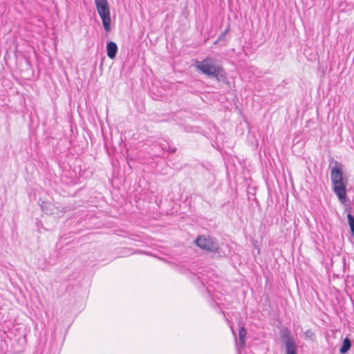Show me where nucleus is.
<instances>
[{"instance_id":"12","label":"nucleus","mask_w":354,"mask_h":354,"mask_svg":"<svg viewBox=\"0 0 354 354\" xmlns=\"http://www.w3.org/2000/svg\"><path fill=\"white\" fill-rule=\"evenodd\" d=\"M348 223L350 227L351 233L354 237V216L351 213L347 214Z\"/></svg>"},{"instance_id":"2","label":"nucleus","mask_w":354,"mask_h":354,"mask_svg":"<svg viewBox=\"0 0 354 354\" xmlns=\"http://www.w3.org/2000/svg\"><path fill=\"white\" fill-rule=\"evenodd\" d=\"M333 165L330 167V180L333 192L342 204L348 201L346 195L348 178L344 174V166L337 160H333Z\"/></svg>"},{"instance_id":"6","label":"nucleus","mask_w":354,"mask_h":354,"mask_svg":"<svg viewBox=\"0 0 354 354\" xmlns=\"http://www.w3.org/2000/svg\"><path fill=\"white\" fill-rule=\"evenodd\" d=\"M281 338L284 345L287 344L288 342L292 343L295 342V339L292 337L290 330L288 328H284L281 332Z\"/></svg>"},{"instance_id":"3","label":"nucleus","mask_w":354,"mask_h":354,"mask_svg":"<svg viewBox=\"0 0 354 354\" xmlns=\"http://www.w3.org/2000/svg\"><path fill=\"white\" fill-rule=\"evenodd\" d=\"M194 242L198 247L203 250L216 254L218 257L225 256L224 252L220 248L218 240L215 237L201 235L198 236Z\"/></svg>"},{"instance_id":"10","label":"nucleus","mask_w":354,"mask_h":354,"mask_svg":"<svg viewBox=\"0 0 354 354\" xmlns=\"http://www.w3.org/2000/svg\"><path fill=\"white\" fill-rule=\"evenodd\" d=\"M51 206L52 205L50 203L46 202H42L40 205L42 212L46 214H52L53 213Z\"/></svg>"},{"instance_id":"11","label":"nucleus","mask_w":354,"mask_h":354,"mask_svg":"<svg viewBox=\"0 0 354 354\" xmlns=\"http://www.w3.org/2000/svg\"><path fill=\"white\" fill-rule=\"evenodd\" d=\"M303 337L305 339H310L312 342H315L316 340V336L315 333H313L310 329L306 330L304 334Z\"/></svg>"},{"instance_id":"7","label":"nucleus","mask_w":354,"mask_h":354,"mask_svg":"<svg viewBox=\"0 0 354 354\" xmlns=\"http://www.w3.org/2000/svg\"><path fill=\"white\" fill-rule=\"evenodd\" d=\"M247 335V329L244 326H239V338L240 346L241 348H244L246 346L245 338Z\"/></svg>"},{"instance_id":"15","label":"nucleus","mask_w":354,"mask_h":354,"mask_svg":"<svg viewBox=\"0 0 354 354\" xmlns=\"http://www.w3.org/2000/svg\"><path fill=\"white\" fill-rule=\"evenodd\" d=\"M176 151V149L175 147H169V152L170 153H174Z\"/></svg>"},{"instance_id":"14","label":"nucleus","mask_w":354,"mask_h":354,"mask_svg":"<svg viewBox=\"0 0 354 354\" xmlns=\"http://www.w3.org/2000/svg\"><path fill=\"white\" fill-rule=\"evenodd\" d=\"M231 330H232V333L233 336H234V339H235V343L237 345V336H236V332L234 331V330L233 329V328L232 326H231Z\"/></svg>"},{"instance_id":"5","label":"nucleus","mask_w":354,"mask_h":354,"mask_svg":"<svg viewBox=\"0 0 354 354\" xmlns=\"http://www.w3.org/2000/svg\"><path fill=\"white\" fill-rule=\"evenodd\" d=\"M118 50V46L114 41H109L106 43V53L110 59H113L115 58Z\"/></svg>"},{"instance_id":"9","label":"nucleus","mask_w":354,"mask_h":354,"mask_svg":"<svg viewBox=\"0 0 354 354\" xmlns=\"http://www.w3.org/2000/svg\"><path fill=\"white\" fill-rule=\"evenodd\" d=\"M286 348V354H297L298 345L296 342H290V341L287 342V344L285 345Z\"/></svg>"},{"instance_id":"4","label":"nucleus","mask_w":354,"mask_h":354,"mask_svg":"<svg viewBox=\"0 0 354 354\" xmlns=\"http://www.w3.org/2000/svg\"><path fill=\"white\" fill-rule=\"evenodd\" d=\"M97 12L102 19V25L106 32L111 28V19L109 4L107 0H95Z\"/></svg>"},{"instance_id":"8","label":"nucleus","mask_w":354,"mask_h":354,"mask_svg":"<svg viewBox=\"0 0 354 354\" xmlns=\"http://www.w3.org/2000/svg\"><path fill=\"white\" fill-rule=\"evenodd\" d=\"M351 348V341L348 337H346L343 339L339 352L340 354H346Z\"/></svg>"},{"instance_id":"1","label":"nucleus","mask_w":354,"mask_h":354,"mask_svg":"<svg viewBox=\"0 0 354 354\" xmlns=\"http://www.w3.org/2000/svg\"><path fill=\"white\" fill-rule=\"evenodd\" d=\"M196 67L201 73L208 77L216 78L218 83L225 86L227 90L231 88L230 82L227 78V73L216 59L209 56L206 57L202 61H197Z\"/></svg>"},{"instance_id":"13","label":"nucleus","mask_w":354,"mask_h":354,"mask_svg":"<svg viewBox=\"0 0 354 354\" xmlns=\"http://www.w3.org/2000/svg\"><path fill=\"white\" fill-rule=\"evenodd\" d=\"M230 31V28L229 27L225 29V31H223L218 37V39L216 41H222L225 39V35H227V33Z\"/></svg>"}]
</instances>
